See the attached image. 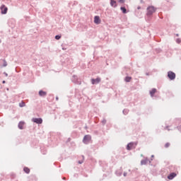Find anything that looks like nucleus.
Returning <instances> with one entry per match:
<instances>
[{
  "instance_id": "obj_19",
  "label": "nucleus",
  "mask_w": 181,
  "mask_h": 181,
  "mask_svg": "<svg viewBox=\"0 0 181 181\" xmlns=\"http://www.w3.org/2000/svg\"><path fill=\"white\" fill-rule=\"evenodd\" d=\"M124 81H126V83H129V81H131V77L126 76Z\"/></svg>"
},
{
  "instance_id": "obj_18",
  "label": "nucleus",
  "mask_w": 181,
  "mask_h": 181,
  "mask_svg": "<svg viewBox=\"0 0 181 181\" xmlns=\"http://www.w3.org/2000/svg\"><path fill=\"white\" fill-rule=\"evenodd\" d=\"M120 10L122 11V13H127V8L125 7H121Z\"/></svg>"
},
{
  "instance_id": "obj_34",
  "label": "nucleus",
  "mask_w": 181,
  "mask_h": 181,
  "mask_svg": "<svg viewBox=\"0 0 181 181\" xmlns=\"http://www.w3.org/2000/svg\"><path fill=\"white\" fill-rule=\"evenodd\" d=\"M56 100H59V97H56Z\"/></svg>"
},
{
  "instance_id": "obj_8",
  "label": "nucleus",
  "mask_w": 181,
  "mask_h": 181,
  "mask_svg": "<svg viewBox=\"0 0 181 181\" xmlns=\"http://www.w3.org/2000/svg\"><path fill=\"white\" fill-rule=\"evenodd\" d=\"M101 81V78H96L95 79L92 78L91 83L92 84H98Z\"/></svg>"
},
{
  "instance_id": "obj_4",
  "label": "nucleus",
  "mask_w": 181,
  "mask_h": 181,
  "mask_svg": "<svg viewBox=\"0 0 181 181\" xmlns=\"http://www.w3.org/2000/svg\"><path fill=\"white\" fill-rule=\"evenodd\" d=\"M168 77L170 78V80H175L176 78V74L172 71H169L168 72Z\"/></svg>"
},
{
  "instance_id": "obj_23",
  "label": "nucleus",
  "mask_w": 181,
  "mask_h": 181,
  "mask_svg": "<svg viewBox=\"0 0 181 181\" xmlns=\"http://www.w3.org/2000/svg\"><path fill=\"white\" fill-rule=\"evenodd\" d=\"M55 39L56 40H60V39H62V35H56Z\"/></svg>"
},
{
  "instance_id": "obj_27",
  "label": "nucleus",
  "mask_w": 181,
  "mask_h": 181,
  "mask_svg": "<svg viewBox=\"0 0 181 181\" xmlns=\"http://www.w3.org/2000/svg\"><path fill=\"white\" fill-rule=\"evenodd\" d=\"M176 42H177V43H180L181 40H180V39L178 38L176 40Z\"/></svg>"
},
{
  "instance_id": "obj_25",
  "label": "nucleus",
  "mask_w": 181,
  "mask_h": 181,
  "mask_svg": "<svg viewBox=\"0 0 181 181\" xmlns=\"http://www.w3.org/2000/svg\"><path fill=\"white\" fill-rule=\"evenodd\" d=\"M119 4H125V0H117Z\"/></svg>"
},
{
  "instance_id": "obj_24",
  "label": "nucleus",
  "mask_w": 181,
  "mask_h": 181,
  "mask_svg": "<svg viewBox=\"0 0 181 181\" xmlns=\"http://www.w3.org/2000/svg\"><path fill=\"white\" fill-rule=\"evenodd\" d=\"M102 124H103V125H105V124H107V120H106L105 119H103L102 120Z\"/></svg>"
},
{
  "instance_id": "obj_21",
  "label": "nucleus",
  "mask_w": 181,
  "mask_h": 181,
  "mask_svg": "<svg viewBox=\"0 0 181 181\" xmlns=\"http://www.w3.org/2000/svg\"><path fill=\"white\" fill-rule=\"evenodd\" d=\"M4 64H3V67H6L8 66V62H6V60L3 59Z\"/></svg>"
},
{
  "instance_id": "obj_31",
  "label": "nucleus",
  "mask_w": 181,
  "mask_h": 181,
  "mask_svg": "<svg viewBox=\"0 0 181 181\" xmlns=\"http://www.w3.org/2000/svg\"><path fill=\"white\" fill-rule=\"evenodd\" d=\"M165 129H168V131H170V129H169V127H166Z\"/></svg>"
},
{
  "instance_id": "obj_26",
  "label": "nucleus",
  "mask_w": 181,
  "mask_h": 181,
  "mask_svg": "<svg viewBox=\"0 0 181 181\" xmlns=\"http://www.w3.org/2000/svg\"><path fill=\"white\" fill-rule=\"evenodd\" d=\"M169 146H170V143H166L165 144V148H169Z\"/></svg>"
},
{
  "instance_id": "obj_16",
  "label": "nucleus",
  "mask_w": 181,
  "mask_h": 181,
  "mask_svg": "<svg viewBox=\"0 0 181 181\" xmlns=\"http://www.w3.org/2000/svg\"><path fill=\"white\" fill-rule=\"evenodd\" d=\"M25 105H26V104H25V102H23V101H22V102H21V103H19V107H20L21 108L25 107Z\"/></svg>"
},
{
  "instance_id": "obj_29",
  "label": "nucleus",
  "mask_w": 181,
  "mask_h": 181,
  "mask_svg": "<svg viewBox=\"0 0 181 181\" xmlns=\"http://www.w3.org/2000/svg\"><path fill=\"white\" fill-rule=\"evenodd\" d=\"M78 163H79V165H81V163H83V161L79 160V161L78 162Z\"/></svg>"
},
{
  "instance_id": "obj_32",
  "label": "nucleus",
  "mask_w": 181,
  "mask_h": 181,
  "mask_svg": "<svg viewBox=\"0 0 181 181\" xmlns=\"http://www.w3.org/2000/svg\"><path fill=\"white\" fill-rule=\"evenodd\" d=\"M3 84H5L6 82L5 81H2Z\"/></svg>"
},
{
  "instance_id": "obj_2",
  "label": "nucleus",
  "mask_w": 181,
  "mask_h": 181,
  "mask_svg": "<svg viewBox=\"0 0 181 181\" xmlns=\"http://www.w3.org/2000/svg\"><path fill=\"white\" fill-rule=\"evenodd\" d=\"M138 145V142H130L127 144L126 149L127 151H132V149H135Z\"/></svg>"
},
{
  "instance_id": "obj_9",
  "label": "nucleus",
  "mask_w": 181,
  "mask_h": 181,
  "mask_svg": "<svg viewBox=\"0 0 181 181\" xmlns=\"http://www.w3.org/2000/svg\"><path fill=\"white\" fill-rule=\"evenodd\" d=\"M101 21L100 20V16H95L94 17V23H96V25H100Z\"/></svg>"
},
{
  "instance_id": "obj_11",
  "label": "nucleus",
  "mask_w": 181,
  "mask_h": 181,
  "mask_svg": "<svg viewBox=\"0 0 181 181\" xmlns=\"http://www.w3.org/2000/svg\"><path fill=\"white\" fill-rule=\"evenodd\" d=\"M39 95L40 97H46V95H47V93L41 90L39 91Z\"/></svg>"
},
{
  "instance_id": "obj_5",
  "label": "nucleus",
  "mask_w": 181,
  "mask_h": 181,
  "mask_svg": "<svg viewBox=\"0 0 181 181\" xmlns=\"http://www.w3.org/2000/svg\"><path fill=\"white\" fill-rule=\"evenodd\" d=\"M0 9L2 15H6L8 13V7L5 6V5H1Z\"/></svg>"
},
{
  "instance_id": "obj_30",
  "label": "nucleus",
  "mask_w": 181,
  "mask_h": 181,
  "mask_svg": "<svg viewBox=\"0 0 181 181\" xmlns=\"http://www.w3.org/2000/svg\"><path fill=\"white\" fill-rule=\"evenodd\" d=\"M127 173H124L123 176H124V177L127 176Z\"/></svg>"
},
{
  "instance_id": "obj_13",
  "label": "nucleus",
  "mask_w": 181,
  "mask_h": 181,
  "mask_svg": "<svg viewBox=\"0 0 181 181\" xmlns=\"http://www.w3.org/2000/svg\"><path fill=\"white\" fill-rule=\"evenodd\" d=\"M149 162V159L145 158L141 160V165H146Z\"/></svg>"
},
{
  "instance_id": "obj_1",
  "label": "nucleus",
  "mask_w": 181,
  "mask_h": 181,
  "mask_svg": "<svg viewBox=\"0 0 181 181\" xmlns=\"http://www.w3.org/2000/svg\"><path fill=\"white\" fill-rule=\"evenodd\" d=\"M156 12V8L153 6H150L147 7V13H146V16H148V21H151V16L153 15Z\"/></svg>"
},
{
  "instance_id": "obj_14",
  "label": "nucleus",
  "mask_w": 181,
  "mask_h": 181,
  "mask_svg": "<svg viewBox=\"0 0 181 181\" xmlns=\"http://www.w3.org/2000/svg\"><path fill=\"white\" fill-rule=\"evenodd\" d=\"M149 93L151 97H153V95H155V93H156V88H153Z\"/></svg>"
},
{
  "instance_id": "obj_10",
  "label": "nucleus",
  "mask_w": 181,
  "mask_h": 181,
  "mask_svg": "<svg viewBox=\"0 0 181 181\" xmlns=\"http://www.w3.org/2000/svg\"><path fill=\"white\" fill-rule=\"evenodd\" d=\"M176 176L177 175L175 173H172L168 176V179H169V180H172L173 179H175Z\"/></svg>"
},
{
  "instance_id": "obj_7",
  "label": "nucleus",
  "mask_w": 181,
  "mask_h": 181,
  "mask_svg": "<svg viewBox=\"0 0 181 181\" xmlns=\"http://www.w3.org/2000/svg\"><path fill=\"white\" fill-rule=\"evenodd\" d=\"M71 81L75 84H81V82L78 81V78L76 75L72 76Z\"/></svg>"
},
{
  "instance_id": "obj_12",
  "label": "nucleus",
  "mask_w": 181,
  "mask_h": 181,
  "mask_svg": "<svg viewBox=\"0 0 181 181\" xmlns=\"http://www.w3.org/2000/svg\"><path fill=\"white\" fill-rule=\"evenodd\" d=\"M110 6L113 8H117V1L115 0H110Z\"/></svg>"
},
{
  "instance_id": "obj_22",
  "label": "nucleus",
  "mask_w": 181,
  "mask_h": 181,
  "mask_svg": "<svg viewBox=\"0 0 181 181\" xmlns=\"http://www.w3.org/2000/svg\"><path fill=\"white\" fill-rule=\"evenodd\" d=\"M117 176H121L122 175V171H116Z\"/></svg>"
},
{
  "instance_id": "obj_20",
  "label": "nucleus",
  "mask_w": 181,
  "mask_h": 181,
  "mask_svg": "<svg viewBox=\"0 0 181 181\" xmlns=\"http://www.w3.org/2000/svg\"><path fill=\"white\" fill-rule=\"evenodd\" d=\"M128 112H129V110L128 109H124V110H123V114H124V115H127L128 114Z\"/></svg>"
},
{
  "instance_id": "obj_6",
  "label": "nucleus",
  "mask_w": 181,
  "mask_h": 181,
  "mask_svg": "<svg viewBox=\"0 0 181 181\" xmlns=\"http://www.w3.org/2000/svg\"><path fill=\"white\" fill-rule=\"evenodd\" d=\"M32 122H35V124H42L43 123V119L42 118L34 117V118L32 119Z\"/></svg>"
},
{
  "instance_id": "obj_3",
  "label": "nucleus",
  "mask_w": 181,
  "mask_h": 181,
  "mask_svg": "<svg viewBox=\"0 0 181 181\" xmlns=\"http://www.w3.org/2000/svg\"><path fill=\"white\" fill-rule=\"evenodd\" d=\"M90 141H91V136L88 134L85 135L83 139V144H85L86 145H88V144H90Z\"/></svg>"
},
{
  "instance_id": "obj_33",
  "label": "nucleus",
  "mask_w": 181,
  "mask_h": 181,
  "mask_svg": "<svg viewBox=\"0 0 181 181\" xmlns=\"http://www.w3.org/2000/svg\"><path fill=\"white\" fill-rule=\"evenodd\" d=\"M137 9H141V6H138V7H137Z\"/></svg>"
},
{
  "instance_id": "obj_35",
  "label": "nucleus",
  "mask_w": 181,
  "mask_h": 181,
  "mask_svg": "<svg viewBox=\"0 0 181 181\" xmlns=\"http://www.w3.org/2000/svg\"><path fill=\"white\" fill-rule=\"evenodd\" d=\"M153 156H153V155H152V156H151V158H153Z\"/></svg>"
},
{
  "instance_id": "obj_28",
  "label": "nucleus",
  "mask_w": 181,
  "mask_h": 181,
  "mask_svg": "<svg viewBox=\"0 0 181 181\" xmlns=\"http://www.w3.org/2000/svg\"><path fill=\"white\" fill-rule=\"evenodd\" d=\"M4 74L6 76V77H8V74L6 72H4Z\"/></svg>"
},
{
  "instance_id": "obj_17",
  "label": "nucleus",
  "mask_w": 181,
  "mask_h": 181,
  "mask_svg": "<svg viewBox=\"0 0 181 181\" xmlns=\"http://www.w3.org/2000/svg\"><path fill=\"white\" fill-rule=\"evenodd\" d=\"M23 170L25 173H30V170L29 168H28V167H25Z\"/></svg>"
},
{
  "instance_id": "obj_15",
  "label": "nucleus",
  "mask_w": 181,
  "mask_h": 181,
  "mask_svg": "<svg viewBox=\"0 0 181 181\" xmlns=\"http://www.w3.org/2000/svg\"><path fill=\"white\" fill-rule=\"evenodd\" d=\"M23 125H25V122H20L18 123V128H19V129H23Z\"/></svg>"
}]
</instances>
